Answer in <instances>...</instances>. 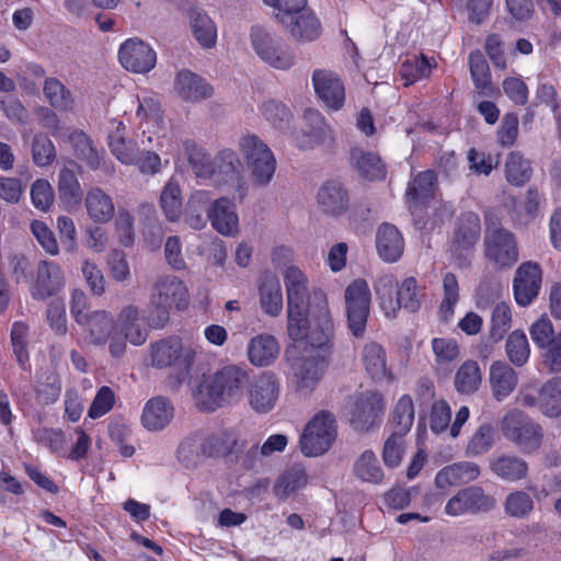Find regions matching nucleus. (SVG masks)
I'll return each instance as SVG.
<instances>
[{
    "mask_svg": "<svg viewBox=\"0 0 561 561\" xmlns=\"http://www.w3.org/2000/svg\"><path fill=\"white\" fill-rule=\"evenodd\" d=\"M512 325V312L505 302L494 306L491 314L490 337L494 342L501 341Z\"/></svg>",
    "mask_w": 561,
    "mask_h": 561,
    "instance_id": "obj_62",
    "label": "nucleus"
},
{
    "mask_svg": "<svg viewBox=\"0 0 561 561\" xmlns=\"http://www.w3.org/2000/svg\"><path fill=\"white\" fill-rule=\"evenodd\" d=\"M187 290L182 280L175 276L159 278L150 295L149 323L154 329L163 328L170 319V309L175 306L183 309L187 305Z\"/></svg>",
    "mask_w": 561,
    "mask_h": 561,
    "instance_id": "obj_4",
    "label": "nucleus"
},
{
    "mask_svg": "<svg viewBox=\"0 0 561 561\" xmlns=\"http://www.w3.org/2000/svg\"><path fill=\"white\" fill-rule=\"evenodd\" d=\"M250 39L257 57L273 69L287 71L296 65L294 48L278 35L261 26H253Z\"/></svg>",
    "mask_w": 561,
    "mask_h": 561,
    "instance_id": "obj_6",
    "label": "nucleus"
},
{
    "mask_svg": "<svg viewBox=\"0 0 561 561\" xmlns=\"http://www.w3.org/2000/svg\"><path fill=\"white\" fill-rule=\"evenodd\" d=\"M396 307L403 308L409 312H416L420 309L421 299L419 296L416 279L414 277L405 278L398 288Z\"/></svg>",
    "mask_w": 561,
    "mask_h": 561,
    "instance_id": "obj_64",
    "label": "nucleus"
},
{
    "mask_svg": "<svg viewBox=\"0 0 561 561\" xmlns=\"http://www.w3.org/2000/svg\"><path fill=\"white\" fill-rule=\"evenodd\" d=\"M354 476L365 483L378 484L383 479V470L371 450H365L353 465Z\"/></svg>",
    "mask_w": 561,
    "mask_h": 561,
    "instance_id": "obj_45",
    "label": "nucleus"
},
{
    "mask_svg": "<svg viewBox=\"0 0 561 561\" xmlns=\"http://www.w3.org/2000/svg\"><path fill=\"white\" fill-rule=\"evenodd\" d=\"M176 94L186 102H201L213 95V87L197 73L182 69L174 80Z\"/></svg>",
    "mask_w": 561,
    "mask_h": 561,
    "instance_id": "obj_24",
    "label": "nucleus"
},
{
    "mask_svg": "<svg viewBox=\"0 0 561 561\" xmlns=\"http://www.w3.org/2000/svg\"><path fill=\"white\" fill-rule=\"evenodd\" d=\"M469 68L474 87L483 94L492 91L490 67L483 54L476 49L469 55Z\"/></svg>",
    "mask_w": 561,
    "mask_h": 561,
    "instance_id": "obj_49",
    "label": "nucleus"
},
{
    "mask_svg": "<svg viewBox=\"0 0 561 561\" xmlns=\"http://www.w3.org/2000/svg\"><path fill=\"white\" fill-rule=\"evenodd\" d=\"M437 179L433 171L419 173L407 187V203L413 217L421 213V206L432 198Z\"/></svg>",
    "mask_w": 561,
    "mask_h": 561,
    "instance_id": "obj_27",
    "label": "nucleus"
},
{
    "mask_svg": "<svg viewBox=\"0 0 561 561\" xmlns=\"http://www.w3.org/2000/svg\"><path fill=\"white\" fill-rule=\"evenodd\" d=\"M317 202L322 213L337 217L348 209L350 196L341 182L331 180L319 188Z\"/></svg>",
    "mask_w": 561,
    "mask_h": 561,
    "instance_id": "obj_22",
    "label": "nucleus"
},
{
    "mask_svg": "<svg viewBox=\"0 0 561 561\" xmlns=\"http://www.w3.org/2000/svg\"><path fill=\"white\" fill-rule=\"evenodd\" d=\"M79 325L87 332L90 343L95 345H104L117 329L114 316L107 310L87 313Z\"/></svg>",
    "mask_w": 561,
    "mask_h": 561,
    "instance_id": "obj_23",
    "label": "nucleus"
},
{
    "mask_svg": "<svg viewBox=\"0 0 561 561\" xmlns=\"http://www.w3.org/2000/svg\"><path fill=\"white\" fill-rule=\"evenodd\" d=\"M115 129L108 135V146L118 161L126 165H134L139 154L137 144L126 138V127L123 122H113Z\"/></svg>",
    "mask_w": 561,
    "mask_h": 561,
    "instance_id": "obj_35",
    "label": "nucleus"
},
{
    "mask_svg": "<svg viewBox=\"0 0 561 561\" xmlns=\"http://www.w3.org/2000/svg\"><path fill=\"white\" fill-rule=\"evenodd\" d=\"M185 154L197 178L209 179L214 175V160L197 144L192 140L184 142Z\"/></svg>",
    "mask_w": 561,
    "mask_h": 561,
    "instance_id": "obj_50",
    "label": "nucleus"
},
{
    "mask_svg": "<svg viewBox=\"0 0 561 561\" xmlns=\"http://www.w3.org/2000/svg\"><path fill=\"white\" fill-rule=\"evenodd\" d=\"M316 94L332 110H339L344 104L345 91L341 79L332 71L317 69L312 75Z\"/></svg>",
    "mask_w": 561,
    "mask_h": 561,
    "instance_id": "obj_21",
    "label": "nucleus"
},
{
    "mask_svg": "<svg viewBox=\"0 0 561 561\" xmlns=\"http://www.w3.org/2000/svg\"><path fill=\"white\" fill-rule=\"evenodd\" d=\"M504 512L513 518L523 519L534 511L533 497L525 491H513L504 501Z\"/></svg>",
    "mask_w": 561,
    "mask_h": 561,
    "instance_id": "obj_55",
    "label": "nucleus"
},
{
    "mask_svg": "<svg viewBox=\"0 0 561 561\" xmlns=\"http://www.w3.org/2000/svg\"><path fill=\"white\" fill-rule=\"evenodd\" d=\"M306 128L297 135V145L302 150L312 149L332 139V131L325 124L323 116L312 110H307L304 115Z\"/></svg>",
    "mask_w": 561,
    "mask_h": 561,
    "instance_id": "obj_26",
    "label": "nucleus"
},
{
    "mask_svg": "<svg viewBox=\"0 0 561 561\" xmlns=\"http://www.w3.org/2000/svg\"><path fill=\"white\" fill-rule=\"evenodd\" d=\"M190 24L197 43L204 48H211L216 44L217 30L213 20L199 9L190 11Z\"/></svg>",
    "mask_w": 561,
    "mask_h": 561,
    "instance_id": "obj_42",
    "label": "nucleus"
},
{
    "mask_svg": "<svg viewBox=\"0 0 561 561\" xmlns=\"http://www.w3.org/2000/svg\"><path fill=\"white\" fill-rule=\"evenodd\" d=\"M539 410L549 417L561 415V377H553L538 390Z\"/></svg>",
    "mask_w": 561,
    "mask_h": 561,
    "instance_id": "obj_44",
    "label": "nucleus"
},
{
    "mask_svg": "<svg viewBox=\"0 0 561 561\" xmlns=\"http://www.w3.org/2000/svg\"><path fill=\"white\" fill-rule=\"evenodd\" d=\"M385 409L382 397L374 391L357 393L350 409V422L356 431L370 430L380 419Z\"/></svg>",
    "mask_w": 561,
    "mask_h": 561,
    "instance_id": "obj_14",
    "label": "nucleus"
},
{
    "mask_svg": "<svg viewBox=\"0 0 561 561\" xmlns=\"http://www.w3.org/2000/svg\"><path fill=\"white\" fill-rule=\"evenodd\" d=\"M397 286L398 282L391 274H383L379 276L374 285L380 306L388 317L394 316L397 310L396 304L392 299V293Z\"/></svg>",
    "mask_w": 561,
    "mask_h": 561,
    "instance_id": "obj_60",
    "label": "nucleus"
},
{
    "mask_svg": "<svg viewBox=\"0 0 561 561\" xmlns=\"http://www.w3.org/2000/svg\"><path fill=\"white\" fill-rule=\"evenodd\" d=\"M122 66L135 73H147L154 68L157 62L156 51L139 38L125 41L118 50Z\"/></svg>",
    "mask_w": 561,
    "mask_h": 561,
    "instance_id": "obj_17",
    "label": "nucleus"
},
{
    "mask_svg": "<svg viewBox=\"0 0 561 561\" xmlns=\"http://www.w3.org/2000/svg\"><path fill=\"white\" fill-rule=\"evenodd\" d=\"M207 218L213 228L222 236H234L239 230V218L234 203L228 197L214 199L208 208Z\"/></svg>",
    "mask_w": 561,
    "mask_h": 561,
    "instance_id": "obj_25",
    "label": "nucleus"
},
{
    "mask_svg": "<svg viewBox=\"0 0 561 561\" xmlns=\"http://www.w3.org/2000/svg\"><path fill=\"white\" fill-rule=\"evenodd\" d=\"M58 193L60 201L69 207L81 203L83 192L76 173L70 168H62L58 176Z\"/></svg>",
    "mask_w": 561,
    "mask_h": 561,
    "instance_id": "obj_47",
    "label": "nucleus"
},
{
    "mask_svg": "<svg viewBox=\"0 0 561 561\" xmlns=\"http://www.w3.org/2000/svg\"><path fill=\"white\" fill-rule=\"evenodd\" d=\"M260 304L263 311L276 317L283 309V294L276 276L266 274L260 285Z\"/></svg>",
    "mask_w": 561,
    "mask_h": 561,
    "instance_id": "obj_38",
    "label": "nucleus"
},
{
    "mask_svg": "<svg viewBox=\"0 0 561 561\" xmlns=\"http://www.w3.org/2000/svg\"><path fill=\"white\" fill-rule=\"evenodd\" d=\"M480 236L481 224L476 213L466 211L456 219L451 250L459 260V265H463L468 259V255H462V252L472 251L480 240Z\"/></svg>",
    "mask_w": 561,
    "mask_h": 561,
    "instance_id": "obj_16",
    "label": "nucleus"
},
{
    "mask_svg": "<svg viewBox=\"0 0 561 561\" xmlns=\"http://www.w3.org/2000/svg\"><path fill=\"white\" fill-rule=\"evenodd\" d=\"M414 421V404L409 394L402 396L394 405L392 411L393 432L405 436Z\"/></svg>",
    "mask_w": 561,
    "mask_h": 561,
    "instance_id": "obj_51",
    "label": "nucleus"
},
{
    "mask_svg": "<svg viewBox=\"0 0 561 561\" xmlns=\"http://www.w3.org/2000/svg\"><path fill=\"white\" fill-rule=\"evenodd\" d=\"M119 332L134 345H142L148 336L140 318V310L134 305L125 306L118 313Z\"/></svg>",
    "mask_w": 561,
    "mask_h": 561,
    "instance_id": "obj_34",
    "label": "nucleus"
},
{
    "mask_svg": "<svg viewBox=\"0 0 561 561\" xmlns=\"http://www.w3.org/2000/svg\"><path fill=\"white\" fill-rule=\"evenodd\" d=\"M214 175L218 181L231 185L243 201L248 194V183L243 176V165L232 149H222L214 158Z\"/></svg>",
    "mask_w": 561,
    "mask_h": 561,
    "instance_id": "obj_15",
    "label": "nucleus"
},
{
    "mask_svg": "<svg viewBox=\"0 0 561 561\" xmlns=\"http://www.w3.org/2000/svg\"><path fill=\"white\" fill-rule=\"evenodd\" d=\"M495 442V428L490 423H482L472 434L466 446V455L476 457L488 453Z\"/></svg>",
    "mask_w": 561,
    "mask_h": 561,
    "instance_id": "obj_52",
    "label": "nucleus"
},
{
    "mask_svg": "<svg viewBox=\"0 0 561 561\" xmlns=\"http://www.w3.org/2000/svg\"><path fill=\"white\" fill-rule=\"evenodd\" d=\"M431 69L432 65L426 56H413L412 58H409L402 62L400 75L404 80V85L409 87L415 81L428 77Z\"/></svg>",
    "mask_w": 561,
    "mask_h": 561,
    "instance_id": "obj_58",
    "label": "nucleus"
},
{
    "mask_svg": "<svg viewBox=\"0 0 561 561\" xmlns=\"http://www.w3.org/2000/svg\"><path fill=\"white\" fill-rule=\"evenodd\" d=\"M204 443L207 458L231 455L239 446L236 435L227 432L204 436Z\"/></svg>",
    "mask_w": 561,
    "mask_h": 561,
    "instance_id": "obj_56",
    "label": "nucleus"
},
{
    "mask_svg": "<svg viewBox=\"0 0 561 561\" xmlns=\"http://www.w3.org/2000/svg\"><path fill=\"white\" fill-rule=\"evenodd\" d=\"M376 248L379 256L383 261H398L404 249V241L401 232L391 224H382L377 230Z\"/></svg>",
    "mask_w": 561,
    "mask_h": 561,
    "instance_id": "obj_30",
    "label": "nucleus"
},
{
    "mask_svg": "<svg viewBox=\"0 0 561 561\" xmlns=\"http://www.w3.org/2000/svg\"><path fill=\"white\" fill-rule=\"evenodd\" d=\"M85 207L89 216L95 222H107L115 213L112 198L99 187L92 188L87 193Z\"/></svg>",
    "mask_w": 561,
    "mask_h": 561,
    "instance_id": "obj_41",
    "label": "nucleus"
},
{
    "mask_svg": "<svg viewBox=\"0 0 561 561\" xmlns=\"http://www.w3.org/2000/svg\"><path fill=\"white\" fill-rule=\"evenodd\" d=\"M531 168L527 160L519 152H511L505 162L506 180L514 185H523L529 179Z\"/></svg>",
    "mask_w": 561,
    "mask_h": 561,
    "instance_id": "obj_57",
    "label": "nucleus"
},
{
    "mask_svg": "<svg viewBox=\"0 0 561 561\" xmlns=\"http://www.w3.org/2000/svg\"><path fill=\"white\" fill-rule=\"evenodd\" d=\"M160 204L163 213L170 221H175L182 211L181 188L179 184L169 181L160 195Z\"/></svg>",
    "mask_w": 561,
    "mask_h": 561,
    "instance_id": "obj_59",
    "label": "nucleus"
},
{
    "mask_svg": "<svg viewBox=\"0 0 561 561\" xmlns=\"http://www.w3.org/2000/svg\"><path fill=\"white\" fill-rule=\"evenodd\" d=\"M506 355L512 364L517 367L524 366L530 354L527 336L519 330L513 331L505 344Z\"/></svg>",
    "mask_w": 561,
    "mask_h": 561,
    "instance_id": "obj_53",
    "label": "nucleus"
},
{
    "mask_svg": "<svg viewBox=\"0 0 561 561\" xmlns=\"http://www.w3.org/2000/svg\"><path fill=\"white\" fill-rule=\"evenodd\" d=\"M362 362L374 380L390 379V373L386 364V353L380 344L376 342L367 343L362 351Z\"/></svg>",
    "mask_w": 561,
    "mask_h": 561,
    "instance_id": "obj_39",
    "label": "nucleus"
},
{
    "mask_svg": "<svg viewBox=\"0 0 561 561\" xmlns=\"http://www.w3.org/2000/svg\"><path fill=\"white\" fill-rule=\"evenodd\" d=\"M529 333L540 351L542 365L551 373H560L561 331L556 332L551 321L542 317L531 324Z\"/></svg>",
    "mask_w": 561,
    "mask_h": 561,
    "instance_id": "obj_11",
    "label": "nucleus"
},
{
    "mask_svg": "<svg viewBox=\"0 0 561 561\" xmlns=\"http://www.w3.org/2000/svg\"><path fill=\"white\" fill-rule=\"evenodd\" d=\"M291 22H279L298 42H312L321 35V24L310 9L305 7L291 15Z\"/></svg>",
    "mask_w": 561,
    "mask_h": 561,
    "instance_id": "obj_28",
    "label": "nucleus"
},
{
    "mask_svg": "<svg viewBox=\"0 0 561 561\" xmlns=\"http://www.w3.org/2000/svg\"><path fill=\"white\" fill-rule=\"evenodd\" d=\"M331 341V337L329 339ZM295 345L286 351L290 363L293 383L296 390L311 392L322 376L323 357L330 348V342L323 347L313 346L307 341H294Z\"/></svg>",
    "mask_w": 561,
    "mask_h": 561,
    "instance_id": "obj_3",
    "label": "nucleus"
},
{
    "mask_svg": "<svg viewBox=\"0 0 561 561\" xmlns=\"http://www.w3.org/2000/svg\"><path fill=\"white\" fill-rule=\"evenodd\" d=\"M248 358L256 367L272 365L279 354V344L271 334H259L248 344Z\"/></svg>",
    "mask_w": 561,
    "mask_h": 561,
    "instance_id": "obj_32",
    "label": "nucleus"
},
{
    "mask_svg": "<svg viewBox=\"0 0 561 561\" xmlns=\"http://www.w3.org/2000/svg\"><path fill=\"white\" fill-rule=\"evenodd\" d=\"M173 414V405L167 398L154 397L146 403L141 421L147 430L161 431L171 422Z\"/></svg>",
    "mask_w": 561,
    "mask_h": 561,
    "instance_id": "obj_33",
    "label": "nucleus"
},
{
    "mask_svg": "<svg viewBox=\"0 0 561 561\" xmlns=\"http://www.w3.org/2000/svg\"><path fill=\"white\" fill-rule=\"evenodd\" d=\"M249 385V376L242 368L229 365L211 375L199 389L206 400L202 402L205 410L214 411L218 407L238 402Z\"/></svg>",
    "mask_w": 561,
    "mask_h": 561,
    "instance_id": "obj_2",
    "label": "nucleus"
},
{
    "mask_svg": "<svg viewBox=\"0 0 561 561\" xmlns=\"http://www.w3.org/2000/svg\"><path fill=\"white\" fill-rule=\"evenodd\" d=\"M484 245L485 257L499 268H510L518 261L515 236L499 224L488 227Z\"/></svg>",
    "mask_w": 561,
    "mask_h": 561,
    "instance_id": "obj_10",
    "label": "nucleus"
},
{
    "mask_svg": "<svg viewBox=\"0 0 561 561\" xmlns=\"http://www.w3.org/2000/svg\"><path fill=\"white\" fill-rule=\"evenodd\" d=\"M11 344L16 362L22 369L27 368L28 353V325L24 322H14L11 329Z\"/></svg>",
    "mask_w": 561,
    "mask_h": 561,
    "instance_id": "obj_61",
    "label": "nucleus"
},
{
    "mask_svg": "<svg viewBox=\"0 0 561 561\" xmlns=\"http://www.w3.org/2000/svg\"><path fill=\"white\" fill-rule=\"evenodd\" d=\"M263 117L276 129L284 130L288 127L291 119V112L280 101L267 100L260 107Z\"/></svg>",
    "mask_w": 561,
    "mask_h": 561,
    "instance_id": "obj_54",
    "label": "nucleus"
},
{
    "mask_svg": "<svg viewBox=\"0 0 561 561\" xmlns=\"http://www.w3.org/2000/svg\"><path fill=\"white\" fill-rule=\"evenodd\" d=\"M345 304L348 328L353 335L362 336L366 329L370 305V293L365 279H355L346 287Z\"/></svg>",
    "mask_w": 561,
    "mask_h": 561,
    "instance_id": "obj_13",
    "label": "nucleus"
},
{
    "mask_svg": "<svg viewBox=\"0 0 561 561\" xmlns=\"http://www.w3.org/2000/svg\"><path fill=\"white\" fill-rule=\"evenodd\" d=\"M253 186L266 187L276 171V159L270 147L256 135H245L239 141Z\"/></svg>",
    "mask_w": 561,
    "mask_h": 561,
    "instance_id": "obj_5",
    "label": "nucleus"
},
{
    "mask_svg": "<svg viewBox=\"0 0 561 561\" xmlns=\"http://www.w3.org/2000/svg\"><path fill=\"white\" fill-rule=\"evenodd\" d=\"M65 283L64 272L57 263L47 260L39 261L31 295L36 300H46L57 295L64 288Z\"/></svg>",
    "mask_w": 561,
    "mask_h": 561,
    "instance_id": "obj_19",
    "label": "nucleus"
},
{
    "mask_svg": "<svg viewBox=\"0 0 561 561\" xmlns=\"http://www.w3.org/2000/svg\"><path fill=\"white\" fill-rule=\"evenodd\" d=\"M489 380L492 394L497 401L506 398L517 386L515 370L503 362H494L491 365Z\"/></svg>",
    "mask_w": 561,
    "mask_h": 561,
    "instance_id": "obj_36",
    "label": "nucleus"
},
{
    "mask_svg": "<svg viewBox=\"0 0 561 561\" xmlns=\"http://www.w3.org/2000/svg\"><path fill=\"white\" fill-rule=\"evenodd\" d=\"M43 92L49 104L59 112L73 110L75 99L71 91L56 78L44 81Z\"/></svg>",
    "mask_w": 561,
    "mask_h": 561,
    "instance_id": "obj_46",
    "label": "nucleus"
},
{
    "mask_svg": "<svg viewBox=\"0 0 561 561\" xmlns=\"http://www.w3.org/2000/svg\"><path fill=\"white\" fill-rule=\"evenodd\" d=\"M496 506L494 496L479 485L460 489L445 505V513L451 517L478 515L491 512Z\"/></svg>",
    "mask_w": 561,
    "mask_h": 561,
    "instance_id": "obj_12",
    "label": "nucleus"
},
{
    "mask_svg": "<svg viewBox=\"0 0 561 561\" xmlns=\"http://www.w3.org/2000/svg\"><path fill=\"white\" fill-rule=\"evenodd\" d=\"M479 476L480 468L477 463L470 461L456 462L437 472L435 484L438 489H446L450 485L469 483Z\"/></svg>",
    "mask_w": 561,
    "mask_h": 561,
    "instance_id": "obj_31",
    "label": "nucleus"
},
{
    "mask_svg": "<svg viewBox=\"0 0 561 561\" xmlns=\"http://www.w3.org/2000/svg\"><path fill=\"white\" fill-rule=\"evenodd\" d=\"M490 470L505 482H517L528 477L529 467L522 457L502 454L491 459Z\"/></svg>",
    "mask_w": 561,
    "mask_h": 561,
    "instance_id": "obj_29",
    "label": "nucleus"
},
{
    "mask_svg": "<svg viewBox=\"0 0 561 561\" xmlns=\"http://www.w3.org/2000/svg\"><path fill=\"white\" fill-rule=\"evenodd\" d=\"M444 299L439 306V317L443 321L454 313V307L459 300V286L455 274L447 273L443 278Z\"/></svg>",
    "mask_w": 561,
    "mask_h": 561,
    "instance_id": "obj_63",
    "label": "nucleus"
},
{
    "mask_svg": "<svg viewBox=\"0 0 561 561\" xmlns=\"http://www.w3.org/2000/svg\"><path fill=\"white\" fill-rule=\"evenodd\" d=\"M351 160L362 178L369 181L385 179L386 167L377 153L354 148L351 151Z\"/></svg>",
    "mask_w": 561,
    "mask_h": 561,
    "instance_id": "obj_37",
    "label": "nucleus"
},
{
    "mask_svg": "<svg viewBox=\"0 0 561 561\" xmlns=\"http://www.w3.org/2000/svg\"><path fill=\"white\" fill-rule=\"evenodd\" d=\"M501 430L503 436L524 454H531L541 446L543 436L541 427L518 410L505 414Z\"/></svg>",
    "mask_w": 561,
    "mask_h": 561,
    "instance_id": "obj_9",
    "label": "nucleus"
},
{
    "mask_svg": "<svg viewBox=\"0 0 561 561\" xmlns=\"http://www.w3.org/2000/svg\"><path fill=\"white\" fill-rule=\"evenodd\" d=\"M336 438V420L329 411H319L306 425L300 449L308 457L327 453Z\"/></svg>",
    "mask_w": 561,
    "mask_h": 561,
    "instance_id": "obj_8",
    "label": "nucleus"
},
{
    "mask_svg": "<svg viewBox=\"0 0 561 561\" xmlns=\"http://www.w3.org/2000/svg\"><path fill=\"white\" fill-rule=\"evenodd\" d=\"M287 294V332L293 341H307L313 346L323 347L333 334V321L325 295L316 291L313 304L309 302V280L295 265L283 271Z\"/></svg>",
    "mask_w": 561,
    "mask_h": 561,
    "instance_id": "obj_1",
    "label": "nucleus"
},
{
    "mask_svg": "<svg viewBox=\"0 0 561 561\" xmlns=\"http://www.w3.org/2000/svg\"><path fill=\"white\" fill-rule=\"evenodd\" d=\"M482 383V371L473 359L465 360L456 371L454 386L461 394L476 393Z\"/></svg>",
    "mask_w": 561,
    "mask_h": 561,
    "instance_id": "obj_40",
    "label": "nucleus"
},
{
    "mask_svg": "<svg viewBox=\"0 0 561 561\" xmlns=\"http://www.w3.org/2000/svg\"><path fill=\"white\" fill-rule=\"evenodd\" d=\"M306 483L307 474L305 469L300 466H294L277 479L273 486V492L279 500H285Z\"/></svg>",
    "mask_w": 561,
    "mask_h": 561,
    "instance_id": "obj_48",
    "label": "nucleus"
},
{
    "mask_svg": "<svg viewBox=\"0 0 561 561\" xmlns=\"http://www.w3.org/2000/svg\"><path fill=\"white\" fill-rule=\"evenodd\" d=\"M195 360V351L183 345L179 336L171 335L150 345V363L154 368H175L186 376Z\"/></svg>",
    "mask_w": 561,
    "mask_h": 561,
    "instance_id": "obj_7",
    "label": "nucleus"
},
{
    "mask_svg": "<svg viewBox=\"0 0 561 561\" xmlns=\"http://www.w3.org/2000/svg\"><path fill=\"white\" fill-rule=\"evenodd\" d=\"M176 457L185 468H196L207 458L204 435L194 434L183 439L178 447Z\"/></svg>",
    "mask_w": 561,
    "mask_h": 561,
    "instance_id": "obj_43",
    "label": "nucleus"
},
{
    "mask_svg": "<svg viewBox=\"0 0 561 561\" xmlns=\"http://www.w3.org/2000/svg\"><path fill=\"white\" fill-rule=\"evenodd\" d=\"M280 392V385L275 374L264 371L251 383L249 403L257 413H267L274 409Z\"/></svg>",
    "mask_w": 561,
    "mask_h": 561,
    "instance_id": "obj_18",
    "label": "nucleus"
},
{
    "mask_svg": "<svg viewBox=\"0 0 561 561\" xmlns=\"http://www.w3.org/2000/svg\"><path fill=\"white\" fill-rule=\"evenodd\" d=\"M541 268L534 262L518 266L513 282L514 295L519 306H528L538 296L541 287Z\"/></svg>",
    "mask_w": 561,
    "mask_h": 561,
    "instance_id": "obj_20",
    "label": "nucleus"
}]
</instances>
